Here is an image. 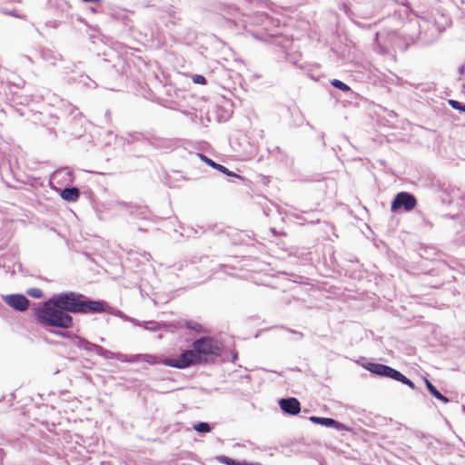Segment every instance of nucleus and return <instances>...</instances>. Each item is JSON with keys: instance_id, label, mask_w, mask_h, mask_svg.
Returning <instances> with one entry per match:
<instances>
[{"instance_id": "1", "label": "nucleus", "mask_w": 465, "mask_h": 465, "mask_svg": "<svg viewBox=\"0 0 465 465\" xmlns=\"http://www.w3.org/2000/svg\"><path fill=\"white\" fill-rule=\"evenodd\" d=\"M110 309L105 302L93 301L83 294L70 292L54 295L44 303L37 316L45 325L66 329L73 322L68 312L95 313L110 312Z\"/></svg>"}, {"instance_id": "2", "label": "nucleus", "mask_w": 465, "mask_h": 465, "mask_svg": "<svg viewBox=\"0 0 465 465\" xmlns=\"http://www.w3.org/2000/svg\"><path fill=\"white\" fill-rule=\"evenodd\" d=\"M193 351L199 363L209 362L217 357L221 351L220 343L209 337H201L193 341Z\"/></svg>"}, {"instance_id": "3", "label": "nucleus", "mask_w": 465, "mask_h": 465, "mask_svg": "<svg viewBox=\"0 0 465 465\" xmlns=\"http://www.w3.org/2000/svg\"><path fill=\"white\" fill-rule=\"evenodd\" d=\"M163 364L169 367L177 369H184L192 365L199 364L195 351L193 350H186L176 359H164Z\"/></svg>"}, {"instance_id": "4", "label": "nucleus", "mask_w": 465, "mask_h": 465, "mask_svg": "<svg viewBox=\"0 0 465 465\" xmlns=\"http://www.w3.org/2000/svg\"><path fill=\"white\" fill-rule=\"evenodd\" d=\"M416 204V198L412 194L401 192L397 193L394 197L391 203V212H396L400 208H403L405 212H411L415 208Z\"/></svg>"}, {"instance_id": "5", "label": "nucleus", "mask_w": 465, "mask_h": 465, "mask_svg": "<svg viewBox=\"0 0 465 465\" xmlns=\"http://www.w3.org/2000/svg\"><path fill=\"white\" fill-rule=\"evenodd\" d=\"M365 369L370 372L376 374L381 377H386L391 379H395V377L399 376V371L384 364L381 363H372L369 362L365 366Z\"/></svg>"}, {"instance_id": "6", "label": "nucleus", "mask_w": 465, "mask_h": 465, "mask_svg": "<svg viewBox=\"0 0 465 465\" xmlns=\"http://www.w3.org/2000/svg\"><path fill=\"white\" fill-rule=\"evenodd\" d=\"M4 302L10 307L25 312L29 305L28 299L23 294H8L3 297Z\"/></svg>"}, {"instance_id": "7", "label": "nucleus", "mask_w": 465, "mask_h": 465, "mask_svg": "<svg viewBox=\"0 0 465 465\" xmlns=\"http://www.w3.org/2000/svg\"><path fill=\"white\" fill-rule=\"evenodd\" d=\"M279 405L283 412L290 415H296L301 411V404L296 398L282 399Z\"/></svg>"}, {"instance_id": "8", "label": "nucleus", "mask_w": 465, "mask_h": 465, "mask_svg": "<svg viewBox=\"0 0 465 465\" xmlns=\"http://www.w3.org/2000/svg\"><path fill=\"white\" fill-rule=\"evenodd\" d=\"M202 161H203L204 163H206L208 165L212 166L213 169L228 175V176H235V177H238L240 178L239 175L233 173L232 172L229 171L225 166L222 165V164H219V163H214L212 159L208 158L207 156L202 154V153H199L197 154Z\"/></svg>"}, {"instance_id": "9", "label": "nucleus", "mask_w": 465, "mask_h": 465, "mask_svg": "<svg viewBox=\"0 0 465 465\" xmlns=\"http://www.w3.org/2000/svg\"><path fill=\"white\" fill-rule=\"evenodd\" d=\"M79 190L76 187L64 188L61 192V197L68 202H74L79 197Z\"/></svg>"}, {"instance_id": "10", "label": "nucleus", "mask_w": 465, "mask_h": 465, "mask_svg": "<svg viewBox=\"0 0 465 465\" xmlns=\"http://www.w3.org/2000/svg\"><path fill=\"white\" fill-rule=\"evenodd\" d=\"M75 344L79 349H83L86 351H96V348H98L99 345L90 342L89 341L81 338L76 337Z\"/></svg>"}, {"instance_id": "11", "label": "nucleus", "mask_w": 465, "mask_h": 465, "mask_svg": "<svg viewBox=\"0 0 465 465\" xmlns=\"http://www.w3.org/2000/svg\"><path fill=\"white\" fill-rule=\"evenodd\" d=\"M310 420L315 424H320L326 427H337L339 425L338 421L331 418L312 416L310 417Z\"/></svg>"}, {"instance_id": "12", "label": "nucleus", "mask_w": 465, "mask_h": 465, "mask_svg": "<svg viewBox=\"0 0 465 465\" xmlns=\"http://www.w3.org/2000/svg\"><path fill=\"white\" fill-rule=\"evenodd\" d=\"M138 357V361H145L147 363H150V364H159V363H163V361L157 357V356H154V355H151V354H137Z\"/></svg>"}, {"instance_id": "13", "label": "nucleus", "mask_w": 465, "mask_h": 465, "mask_svg": "<svg viewBox=\"0 0 465 465\" xmlns=\"http://www.w3.org/2000/svg\"><path fill=\"white\" fill-rule=\"evenodd\" d=\"M95 353L106 360L115 359V352L106 350L100 345L96 348Z\"/></svg>"}, {"instance_id": "14", "label": "nucleus", "mask_w": 465, "mask_h": 465, "mask_svg": "<svg viewBox=\"0 0 465 465\" xmlns=\"http://www.w3.org/2000/svg\"><path fill=\"white\" fill-rule=\"evenodd\" d=\"M138 357L136 355H126L122 353H115V360L120 361L122 362H137Z\"/></svg>"}, {"instance_id": "15", "label": "nucleus", "mask_w": 465, "mask_h": 465, "mask_svg": "<svg viewBox=\"0 0 465 465\" xmlns=\"http://www.w3.org/2000/svg\"><path fill=\"white\" fill-rule=\"evenodd\" d=\"M132 322L139 326H142V323L136 322L134 320ZM143 326L145 330L153 331H158L160 329V323L157 322H154V321L143 322Z\"/></svg>"}, {"instance_id": "16", "label": "nucleus", "mask_w": 465, "mask_h": 465, "mask_svg": "<svg viewBox=\"0 0 465 465\" xmlns=\"http://www.w3.org/2000/svg\"><path fill=\"white\" fill-rule=\"evenodd\" d=\"M331 84L334 86L335 88L343 91V92H349L351 90L350 86L341 82L338 79H333L331 81Z\"/></svg>"}, {"instance_id": "17", "label": "nucleus", "mask_w": 465, "mask_h": 465, "mask_svg": "<svg viewBox=\"0 0 465 465\" xmlns=\"http://www.w3.org/2000/svg\"><path fill=\"white\" fill-rule=\"evenodd\" d=\"M194 430L199 433H206L211 430V426L207 422H199L194 426Z\"/></svg>"}, {"instance_id": "18", "label": "nucleus", "mask_w": 465, "mask_h": 465, "mask_svg": "<svg viewBox=\"0 0 465 465\" xmlns=\"http://www.w3.org/2000/svg\"><path fill=\"white\" fill-rule=\"evenodd\" d=\"M394 380L401 381L403 384L408 385L411 389H415L414 383L410 379L405 377L402 373H401L400 371H399V376L397 375Z\"/></svg>"}, {"instance_id": "19", "label": "nucleus", "mask_w": 465, "mask_h": 465, "mask_svg": "<svg viewBox=\"0 0 465 465\" xmlns=\"http://www.w3.org/2000/svg\"><path fill=\"white\" fill-rule=\"evenodd\" d=\"M219 460L223 463V464H226V465H252V464H248V463H241V462H238L229 457H226V456H222L219 458Z\"/></svg>"}, {"instance_id": "20", "label": "nucleus", "mask_w": 465, "mask_h": 465, "mask_svg": "<svg viewBox=\"0 0 465 465\" xmlns=\"http://www.w3.org/2000/svg\"><path fill=\"white\" fill-rule=\"evenodd\" d=\"M26 293L33 298H41L43 296V291L39 288H30Z\"/></svg>"}, {"instance_id": "21", "label": "nucleus", "mask_w": 465, "mask_h": 465, "mask_svg": "<svg viewBox=\"0 0 465 465\" xmlns=\"http://www.w3.org/2000/svg\"><path fill=\"white\" fill-rule=\"evenodd\" d=\"M449 104L451 105L452 108L465 112V104H461L460 102L455 100H449Z\"/></svg>"}, {"instance_id": "22", "label": "nucleus", "mask_w": 465, "mask_h": 465, "mask_svg": "<svg viewBox=\"0 0 465 465\" xmlns=\"http://www.w3.org/2000/svg\"><path fill=\"white\" fill-rule=\"evenodd\" d=\"M192 80L194 84H206V79L204 76L201 75V74H193L192 76Z\"/></svg>"}, {"instance_id": "23", "label": "nucleus", "mask_w": 465, "mask_h": 465, "mask_svg": "<svg viewBox=\"0 0 465 465\" xmlns=\"http://www.w3.org/2000/svg\"><path fill=\"white\" fill-rule=\"evenodd\" d=\"M426 385L430 392L436 397V387L428 380H425Z\"/></svg>"}, {"instance_id": "24", "label": "nucleus", "mask_w": 465, "mask_h": 465, "mask_svg": "<svg viewBox=\"0 0 465 465\" xmlns=\"http://www.w3.org/2000/svg\"><path fill=\"white\" fill-rule=\"evenodd\" d=\"M187 326H188V328L195 330V331H199L201 329L200 324H198L197 322H188Z\"/></svg>"}, {"instance_id": "25", "label": "nucleus", "mask_w": 465, "mask_h": 465, "mask_svg": "<svg viewBox=\"0 0 465 465\" xmlns=\"http://www.w3.org/2000/svg\"><path fill=\"white\" fill-rule=\"evenodd\" d=\"M438 400L443 402H448V399L438 391Z\"/></svg>"}, {"instance_id": "26", "label": "nucleus", "mask_w": 465, "mask_h": 465, "mask_svg": "<svg viewBox=\"0 0 465 465\" xmlns=\"http://www.w3.org/2000/svg\"><path fill=\"white\" fill-rule=\"evenodd\" d=\"M84 3H90V2H99L100 0H82Z\"/></svg>"}, {"instance_id": "27", "label": "nucleus", "mask_w": 465, "mask_h": 465, "mask_svg": "<svg viewBox=\"0 0 465 465\" xmlns=\"http://www.w3.org/2000/svg\"><path fill=\"white\" fill-rule=\"evenodd\" d=\"M114 314H115V315H119V316H121V315H122V312H121L120 311H117Z\"/></svg>"}, {"instance_id": "28", "label": "nucleus", "mask_w": 465, "mask_h": 465, "mask_svg": "<svg viewBox=\"0 0 465 465\" xmlns=\"http://www.w3.org/2000/svg\"><path fill=\"white\" fill-rule=\"evenodd\" d=\"M463 71V66L460 68V72L461 73Z\"/></svg>"}]
</instances>
